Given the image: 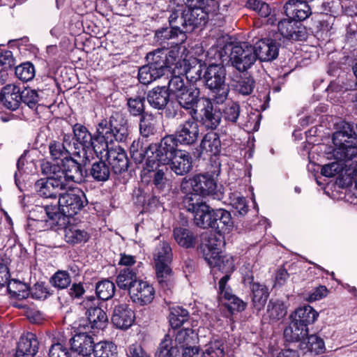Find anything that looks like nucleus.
<instances>
[{"mask_svg":"<svg viewBox=\"0 0 357 357\" xmlns=\"http://www.w3.org/2000/svg\"><path fill=\"white\" fill-rule=\"evenodd\" d=\"M300 349L305 352L313 353L315 355L322 354L326 351L324 340L317 335H307L299 344Z\"/></svg>","mask_w":357,"mask_h":357,"instance_id":"obj_44","label":"nucleus"},{"mask_svg":"<svg viewBox=\"0 0 357 357\" xmlns=\"http://www.w3.org/2000/svg\"><path fill=\"white\" fill-rule=\"evenodd\" d=\"M217 208H213L208 204L202 205L201 208L193 216L195 226L203 229H214L215 213Z\"/></svg>","mask_w":357,"mask_h":357,"instance_id":"obj_31","label":"nucleus"},{"mask_svg":"<svg viewBox=\"0 0 357 357\" xmlns=\"http://www.w3.org/2000/svg\"><path fill=\"white\" fill-rule=\"evenodd\" d=\"M106 119H102L96 126V132L92 135L93 148L90 149L89 153L101 152L102 150L110 149L109 144H112L109 137L111 135L106 131Z\"/></svg>","mask_w":357,"mask_h":357,"instance_id":"obj_24","label":"nucleus"},{"mask_svg":"<svg viewBox=\"0 0 357 357\" xmlns=\"http://www.w3.org/2000/svg\"><path fill=\"white\" fill-rule=\"evenodd\" d=\"M77 329L79 332L70 340V342L80 349L86 351L91 355L93 354L96 343L94 342L93 337L88 333L86 329L85 324H79Z\"/></svg>","mask_w":357,"mask_h":357,"instance_id":"obj_32","label":"nucleus"},{"mask_svg":"<svg viewBox=\"0 0 357 357\" xmlns=\"http://www.w3.org/2000/svg\"><path fill=\"white\" fill-rule=\"evenodd\" d=\"M200 90L197 87L189 86L174 96L176 102L181 108L189 111L191 116L197 114V105L200 102Z\"/></svg>","mask_w":357,"mask_h":357,"instance_id":"obj_18","label":"nucleus"},{"mask_svg":"<svg viewBox=\"0 0 357 357\" xmlns=\"http://www.w3.org/2000/svg\"><path fill=\"white\" fill-rule=\"evenodd\" d=\"M319 313L311 306L304 305L297 308L291 315V319L308 327L317 319Z\"/></svg>","mask_w":357,"mask_h":357,"instance_id":"obj_35","label":"nucleus"},{"mask_svg":"<svg viewBox=\"0 0 357 357\" xmlns=\"http://www.w3.org/2000/svg\"><path fill=\"white\" fill-rule=\"evenodd\" d=\"M172 235L176 243L184 249H194L197 245V234L188 227H175Z\"/></svg>","mask_w":357,"mask_h":357,"instance_id":"obj_28","label":"nucleus"},{"mask_svg":"<svg viewBox=\"0 0 357 357\" xmlns=\"http://www.w3.org/2000/svg\"><path fill=\"white\" fill-rule=\"evenodd\" d=\"M145 96L139 94L126 97V106L129 114L132 116L139 117V119L145 114H149V112L145 111Z\"/></svg>","mask_w":357,"mask_h":357,"instance_id":"obj_48","label":"nucleus"},{"mask_svg":"<svg viewBox=\"0 0 357 357\" xmlns=\"http://www.w3.org/2000/svg\"><path fill=\"white\" fill-rule=\"evenodd\" d=\"M206 262L211 268H216L224 273H231L234 271L233 257L229 255H221L219 253L217 256H213L209 259Z\"/></svg>","mask_w":357,"mask_h":357,"instance_id":"obj_46","label":"nucleus"},{"mask_svg":"<svg viewBox=\"0 0 357 357\" xmlns=\"http://www.w3.org/2000/svg\"><path fill=\"white\" fill-rule=\"evenodd\" d=\"M139 131L143 139H149L156 134L155 118L152 113L145 114L139 119Z\"/></svg>","mask_w":357,"mask_h":357,"instance_id":"obj_49","label":"nucleus"},{"mask_svg":"<svg viewBox=\"0 0 357 357\" xmlns=\"http://www.w3.org/2000/svg\"><path fill=\"white\" fill-rule=\"evenodd\" d=\"M222 242L220 236L218 237L215 234L203 233L200 243L196 246L197 250L206 261L220 253Z\"/></svg>","mask_w":357,"mask_h":357,"instance_id":"obj_17","label":"nucleus"},{"mask_svg":"<svg viewBox=\"0 0 357 357\" xmlns=\"http://www.w3.org/2000/svg\"><path fill=\"white\" fill-rule=\"evenodd\" d=\"M45 218L54 229L56 226H63L66 225V218L68 217L61 210L60 206L55 205H46L43 207Z\"/></svg>","mask_w":357,"mask_h":357,"instance_id":"obj_43","label":"nucleus"},{"mask_svg":"<svg viewBox=\"0 0 357 357\" xmlns=\"http://www.w3.org/2000/svg\"><path fill=\"white\" fill-rule=\"evenodd\" d=\"M153 257L155 266L170 265L173 253L169 243L167 241L160 242L154 249Z\"/></svg>","mask_w":357,"mask_h":357,"instance_id":"obj_40","label":"nucleus"},{"mask_svg":"<svg viewBox=\"0 0 357 357\" xmlns=\"http://www.w3.org/2000/svg\"><path fill=\"white\" fill-rule=\"evenodd\" d=\"M190 181L193 192L199 194L200 196H211L218 200L222 199L223 193L213 176L208 174H197L190 178Z\"/></svg>","mask_w":357,"mask_h":357,"instance_id":"obj_10","label":"nucleus"},{"mask_svg":"<svg viewBox=\"0 0 357 357\" xmlns=\"http://www.w3.org/2000/svg\"><path fill=\"white\" fill-rule=\"evenodd\" d=\"M199 196V194L194 192V193H186L183 197L182 204L183 208L188 211L192 213L193 215L197 213L202 205L206 204V203L202 201Z\"/></svg>","mask_w":357,"mask_h":357,"instance_id":"obj_62","label":"nucleus"},{"mask_svg":"<svg viewBox=\"0 0 357 357\" xmlns=\"http://www.w3.org/2000/svg\"><path fill=\"white\" fill-rule=\"evenodd\" d=\"M115 284L109 279H104L96 284V294L97 297L102 301L111 299L115 294Z\"/></svg>","mask_w":357,"mask_h":357,"instance_id":"obj_57","label":"nucleus"},{"mask_svg":"<svg viewBox=\"0 0 357 357\" xmlns=\"http://www.w3.org/2000/svg\"><path fill=\"white\" fill-rule=\"evenodd\" d=\"M87 320H83L84 322L88 321L90 326H86L93 330H103L108 324V317L106 312L99 307H90L86 312Z\"/></svg>","mask_w":357,"mask_h":357,"instance_id":"obj_33","label":"nucleus"},{"mask_svg":"<svg viewBox=\"0 0 357 357\" xmlns=\"http://www.w3.org/2000/svg\"><path fill=\"white\" fill-rule=\"evenodd\" d=\"M156 279L160 288L169 290L173 286L174 273L170 265L155 266Z\"/></svg>","mask_w":357,"mask_h":357,"instance_id":"obj_51","label":"nucleus"},{"mask_svg":"<svg viewBox=\"0 0 357 357\" xmlns=\"http://www.w3.org/2000/svg\"><path fill=\"white\" fill-rule=\"evenodd\" d=\"M135 312L126 303L115 305L112 317V324L118 328L128 329L135 321Z\"/></svg>","mask_w":357,"mask_h":357,"instance_id":"obj_22","label":"nucleus"},{"mask_svg":"<svg viewBox=\"0 0 357 357\" xmlns=\"http://www.w3.org/2000/svg\"><path fill=\"white\" fill-rule=\"evenodd\" d=\"M106 156L108 165L115 174H121L128 170V158L125 150L120 146L110 147Z\"/></svg>","mask_w":357,"mask_h":357,"instance_id":"obj_21","label":"nucleus"},{"mask_svg":"<svg viewBox=\"0 0 357 357\" xmlns=\"http://www.w3.org/2000/svg\"><path fill=\"white\" fill-rule=\"evenodd\" d=\"M192 67L185 70L186 78L191 82L202 80L204 86L213 94L217 104L223 103L227 98L229 89L226 84L227 70L222 63H211L204 68Z\"/></svg>","mask_w":357,"mask_h":357,"instance_id":"obj_1","label":"nucleus"},{"mask_svg":"<svg viewBox=\"0 0 357 357\" xmlns=\"http://www.w3.org/2000/svg\"><path fill=\"white\" fill-rule=\"evenodd\" d=\"M245 114L246 116L242 112L241 106L237 102L231 101L225 105L221 112V118L222 117L228 125L238 126L244 129L250 128L257 116L255 114L250 115L247 112Z\"/></svg>","mask_w":357,"mask_h":357,"instance_id":"obj_9","label":"nucleus"},{"mask_svg":"<svg viewBox=\"0 0 357 357\" xmlns=\"http://www.w3.org/2000/svg\"><path fill=\"white\" fill-rule=\"evenodd\" d=\"M20 88L15 84H7L0 93V102L8 109L15 111L21 104Z\"/></svg>","mask_w":357,"mask_h":357,"instance_id":"obj_27","label":"nucleus"},{"mask_svg":"<svg viewBox=\"0 0 357 357\" xmlns=\"http://www.w3.org/2000/svg\"><path fill=\"white\" fill-rule=\"evenodd\" d=\"M90 238V235L83 229L70 227L65 229V240L68 243L75 245L86 243Z\"/></svg>","mask_w":357,"mask_h":357,"instance_id":"obj_59","label":"nucleus"},{"mask_svg":"<svg viewBox=\"0 0 357 357\" xmlns=\"http://www.w3.org/2000/svg\"><path fill=\"white\" fill-rule=\"evenodd\" d=\"M162 77H163L162 75L148 64L141 66L138 70V80L144 85L150 84Z\"/></svg>","mask_w":357,"mask_h":357,"instance_id":"obj_60","label":"nucleus"},{"mask_svg":"<svg viewBox=\"0 0 357 357\" xmlns=\"http://www.w3.org/2000/svg\"><path fill=\"white\" fill-rule=\"evenodd\" d=\"M309 328L291 319L289 325L284 331V337L287 342L303 341L308 335Z\"/></svg>","mask_w":357,"mask_h":357,"instance_id":"obj_38","label":"nucleus"},{"mask_svg":"<svg viewBox=\"0 0 357 357\" xmlns=\"http://www.w3.org/2000/svg\"><path fill=\"white\" fill-rule=\"evenodd\" d=\"M252 301L254 307L260 311L265 306L269 296L268 287L259 282H255L250 286Z\"/></svg>","mask_w":357,"mask_h":357,"instance_id":"obj_41","label":"nucleus"},{"mask_svg":"<svg viewBox=\"0 0 357 357\" xmlns=\"http://www.w3.org/2000/svg\"><path fill=\"white\" fill-rule=\"evenodd\" d=\"M73 139L75 151H80L81 154L88 155L90 149L93 148L92 134L88 128L81 124L75 123L73 126Z\"/></svg>","mask_w":357,"mask_h":357,"instance_id":"obj_20","label":"nucleus"},{"mask_svg":"<svg viewBox=\"0 0 357 357\" xmlns=\"http://www.w3.org/2000/svg\"><path fill=\"white\" fill-rule=\"evenodd\" d=\"M136 272L130 268H126L120 271L116 278L117 286L123 290H128L138 282Z\"/></svg>","mask_w":357,"mask_h":357,"instance_id":"obj_52","label":"nucleus"},{"mask_svg":"<svg viewBox=\"0 0 357 357\" xmlns=\"http://www.w3.org/2000/svg\"><path fill=\"white\" fill-rule=\"evenodd\" d=\"M110 172L109 165L105 161L100 159L91 165L88 176H91L97 182H105L109 178Z\"/></svg>","mask_w":357,"mask_h":357,"instance_id":"obj_47","label":"nucleus"},{"mask_svg":"<svg viewBox=\"0 0 357 357\" xmlns=\"http://www.w3.org/2000/svg\"><path fill=\"white\" fill-rule=\"evenodd\" d=\"M177 16L170 14L168 22L169 26H162L154 31V39L160 45L165 47V44L169 45L168 41L170 40L176 39L179 35H181L183 38L181 40L183 41L185 38V34L181 31V27L177 24L175 21Z\"/></svg>","mask_w":357,"mask_h":357,"instance_id":"obj_16","label":"nucleus"},{"mask_svg":"<svg viewBox=\"0 0 357 357\" xmlns=\"http://www.w3.org/2000/svg\"><path fill=\"white\" fill-rule=\"evenodd\" d=\"M178 143L170 135L162 137L159 143H151L147 167H153L155 165H167V163L182 151L178 148Z\"/></svg>","mask_w":357,"mask_h":357,"instance_id":"obj_5","label":"nucleus"},{"mask_svg":"<svg viewBox=\"0 0 357 357\" xmlns=\"http://www.w3.org/2000/svg\"><path fill=\"white\" fill-rule=\"evenodd\" d=\"M93 356L95 357H118L117 347L112 342H99L96 343Z\"/></svg>","mask_w":357,"mask_h":357,"instance_id":"obj_61","label":"nucleus"},{"mask_svg":"<svg viewBox=\"0 0 357 357\" xmlns=\"http://www.w3.org/2000/svg\"><path fill=\"white\" fill-rule=\"evenodd\" d=\"M88 204L84 192L79 188H74L61 195L58 204L68 217H73Z\"/></svg>","mask_w":357,"mask_h":357,"instance_id":"obj_7","label":"nucleus"},{"mask_svg":"<svg viewBox=\"0 0 357 357\" xmlns=\"http://www.w3.org/2000/svg\"><path fill=\"white\" fill-rule=\"evenodd\" d=\"M155 291L147 281L139 280L130 289L129 296L133 303L140 306L151 303L155 298Z\"/></svg>","mask_w":357,"mask_h":357,"instance_id":"obj_14","label":"nucleus"},{"mask_svg":"<svg viewBox=\"0 0 357 357\" xmlns=\"http://www.w3.org/2000/svg\"><path fill=\"white\" fill-rule=\"evenodd\" d=\"M333 144H341L343 142L354 141L357 143V124L344 122L342 128L333 135Z\"/></svg>","mask_w":357,"mask_h":357,"instance_id":"obj_36","label":"nucleus"},{"mask_svg":"<svg viewBox=\"0 0 357 357\" xmlns=\"http://www.w3.org/2000/svg\"><path fill=\"white\" fill-rule=\"evenodd\" d=\"M71 282V277L67 271L58 270L50 278V283L59 289H67Z\"/></svg>","mask_w":357,"mask_h":357,"instance_id":"obj_63","label":"nucleus"},{"mask_svg":"<svg viewBox=\"0 0 357 357\" xmlns=\"http://www.w3.org/2000/svg\"><path fill=\"white\" fill-rule=\"evenodd\" d=\"M302 0H289L284 6L286 15L294 20L301 22L306 20L311 15V8L306 2Z\"/></svg>","mask_w":357,"mask_h":357,"instance_id":"obj_29","label":"nucleus"},{"mask_svg":"<svg viewBox=\"0 0 357 357\" xmlns=\"http://www.w3.org/2000/svg\"><path fill=\"white\" fill-rule=\"evenodd\" d=\"M252 47L257 54V60L267 62L278 56L280 43L275 38L267 37L259 40Z\"/></svg>","mask_w":357,"mask_h":357,"instance_id":"obj_15","label":"nucleus"},{"mask_svg":"<svg viewBox=\"0 0 357 357\" xmlns=\"http://www.w3.org/2000/svg\"><path fill=\"white\" fill-rule=\"evenodd\" d=\"M233 89L238 96H248L252 93L255 88V80L253 77L241 76L237 80H234L232 84Z\"/></svg>","mask_w":357,"mask_h":357,"instance_id":"obj_50","label":"nucleus"},{"mask_svg":"<svg viewBox=\"0 0 357 357\" xmlns=\"http://www.w3.org/2000/svg\"><path fill=\"white\" fill-rule=\"evenodd\" d=\"M69 139L70 136L65 135L63 142L56 140H51L50 142L48 149L52 160L56 161L60 160L62 162L66 158H70L73 154V153H70L64 145V142L68 141Z\"/></svg>","mask_w":357,"mask_h":357,"instance_id":"obj_45","label":"nucleus"},{"mask_svg":"<svg viewBox=\"0 0 357 357\" xmlns=\"http://www.w3.org/2000/svg\"><path fill=\"white\" fill-rule=\"evenodd\" d=\"M182 146L194 145L198 140L199 129L197 122L193 117L180 123L174 134L170 135Z\"/></svg>","mask_w":357,"mask_h":357,"instance_id":"obj_12","label":"nucleus"},{"mask_svg":"<svg viewBox=\"0 0 357 357\" xmlns=\"http://www.w3.org/2000/svg\"><path fill=\"white\" fill-rule=\"evenodd\" d=\"M267 312L271 320L278 321L287 314V307L280 301L270 300L267 306Z\"/></svg>","mask_w":357,"mask_h":357,"instance_id":"obj_64","label":"nucleus"},{"mask_svg":"<svg viewBox=\"0 0 357 357\" xmlns=\"http://www.w3.org/2000/svg\"><path fill=\"white\" fill-rule=\"evenodd\" d=\"M40 168L42 174L47 176L46 178L54 180L61 179L63 184H65L62 165H59L58 163L56 164L50 161H43L40 165Z\"/></svg>","mask_w":357,"mask_h":357,"instance_id":"obj_58","label":"nucleus"},{"mask_svg":"<svg viewBox=\"0 0 357 357\" xmlns=\"http://www.w3.org/2000/svg\"><path fill=\"white\" fill-rule=\"evenodd\" d=\"M7 291L12 298L19 300L26 298L30 296L29 286L15 279L8 282Z\"/></svg>","mask_w":357,"mask_h":357,"instance_id":"obj_54","label":"nucleus"},{"mask_svg":"<svg viewBox=\"0 0 357 357\" xmlns=\"http://www.w3.org/2000/svg\"><path fill=\"white\" fill-rule=\"evenodd\" d=\"M39 341L36 334L27 333L17 343L15 357H34L38 351Z\"/></svg>","mask_w":357,"mask_h":357,"instance_id":"obj_25","label":"nucleus"},{"mask_svg":"<svg viewBox=\"0 0 357 357\" xmlns=\"http://www.w3.org/2000/svg\"><path fill=\"white\" fill-rule=\"evenodd\" d=\"M193 160L190 153L182 150L170 162L167 163L170 169L177 176H185L193 167Z\"/></svg>","mask_w":357,"mask_h":357,"instance_id":"obj_30","label":"nucleus"},{"mask_svg":"<svg viewBox=\"0 0 357 357\" xmlns=\"http://www.w3.org/2000/svg\"><path fill=\"white\" fill-rule=\"evenodd\" d=\"M177 345H173V340L169 334H166L159 344L155 353L156 357H179Z\"/></svg>","mask_w":357,"mask_h":357,"instance_id":"obj_53","label":"nucleus"},{"mask_svg":"<svg viewBox=\"0 0 357 357\" xmlns=\"http://www.w3.org/2000/svg\"><path fill=\"white\" fill-rule=\"evenodd\" d=\"M202 152L211 155H218L221 151V142L219 135L213 131L207 132L200 143Z\"/></svg>","mask_w":357,"mask_h":357,"instance_id":"obj_39","label":"nucleus"},{"mask_svg":"<svg viewBox=\"0 0 357 357\" xmlns=\"http://www.w3.org/2000/svg\"><path fill=\"white\" fill-rule=\"evenodd\" d=\"M211 52H214L215 59L218 58L222 63L229 59L231 66L241 73L247 71L257 61L255 50L248 42L229 43L211 48Z\"/></svg>","mask_w":357,"mask_h":357,"instance_id":"obj_2","label":"nucleus"},{"mask_svg":"<svg viewBox=\"0 0 357 357\" xmlns=\"http://www.w3.org/2000/svg\"><path fill=\"white\" fill-rule=\"evenodd\" d=\"M149 145L144 146V144L140 138L135 139L130 146V154L131 158L136 164H141L146 158V166L149 162V156L151 155Z\"/></svg>","mask_w":357,"mask_h":357,"instance_id":"obj_42","label":"nucleus"},{"mask_svg":"<svg viewBox=\"0 0 357 357\" xmlns=\"http://www.w3.org/2000/svg\"><path fill=\"white\" fill-rule=\"evenodd\" d=\"M190 319L189 312L180 306L171 309L169 314V321L172 328L176 329L188 322Z\"/></svg>","mask_w":357,"mask_h":357,"instance_id":"obj_56","label":"nucleus"},{"mask_svg":"<svg viewBox=\"0 0 357 357\" xmlns=\"http://www.w3.org/2000/svg\"><path fill=\"white\" fill-rule=\"evenodd\" d=\"M149 183L153 186V189L159 192H165L168 190L169 180L167 178L166 173L168 168L165 165H155L154 167H146Z\"/></svg>","mask_w":357,"mask_h":357,"instance_id":"obj_23","label":"nucleus"},{"mask_svg":"<svg viewBox=\"0 0 357 357\" xmlns=\"http://www.w3.org/2000/svg\"><path fill=\"white\" fill-rule=\"evenodd\" d=\"M188 3L181 10H174L172 15L177 16L175 20L181 27L183 34L191 33L196 28L204 26L211 17H214L218 10H209L208 4L199 0H187Z\"/></svg>","mask_w":357,"mask_h":357,"instance_id":"obj_3","label":"nucleus"},{"mask_svg":"<svg viewBox=\"0 0 357 357\" xmlns=\"http://www.w3.org/2000/svg\"><path fill=\"white\" fill-rule=\"evenodd\" d=\"M202 105L199 111L197 109L196 116L192 117L205 129L213 131L220 123V110L214 107L213 102L207 98H202Z\"/></svg>","mask_w":357,"mask_h":357,"instance_id":"obj_11","label":"nucleus"},{"mask_svg":"<svg viewBox=\"0 0 357 357\" xmlns=\"http://www.w3.org/2000/svg\"><path fill=\"white\" fill-rule=\"evenodd\" d=\"M178 51L169 50L164 47L158 48L146 54L147 64L154 70L158 71L163 76L169 72L173 65L176 63Z\"/></svg>","mask_w":357,"mask_h":357,"instance_id":"obj_6","label":"nucleus"},{"mask_svg":"<svg viewBox=\"0 0 357 357\" xmlns=\"http://www.w3.org/2000/svg\"><path fill=\"white\" fill-rule=\"evenodd\" d=\"M106 131L109 133L112 143L117 142L126 143L129 139V124L126 115L121 111L114 112L109 116V120L106 119Z\"/></svg>","mask_w":357,"mask_h":357,"instance_id":"obj_8","label":"nucleus"},{"mask_svg":"<svg viewBox=\"0 0 357 357\" xmlns=\"http://www.w3.org/2000/svg\"><path fill=\"white\" fill-rule=\"evenodd\" d=\"M333 154L340 161L351 160L357 158V143L354 141L343 142L341 144H334Z\"/></svg>","mask_w":357,"mask_h":357,"instance_id":"obj_37","label":"nucleus"},{"mask_svg":"<svg viewBox=\"0 0 357 357\" xmlns=\"http://www.w3.org/2000/svg\"><path fill=\"white\" fill-rule=\"evenodd\" d=\"M66 188V184H63L61 179L54 180L42 178L37 180L33 189L38 196L43 199H54L58 196L59 190Z\"/></svg>","mask_w":357,"mask_h":357,"instance_id":"obj_19","label":"nucleus"},{"mask_svg":"<svg viewBox=\"0 0 357 357\" xmlns=\"http://www.w3.org/2000/svg\"><path fill=\"white\" fill-rule=\"evenodd\" d=\"M280 34L285 39L292 41H303L307 38L306 28L291 17L281 20L278 24Z\"/></svg>","mask_w":357,"mask_h":357,"instance_id":"obj_13","label":"nucleus"},{"mask_svg":"<svg viewBox=\"0 0 357 357\" xmlns=\"http://www.w3.org/2000/svg\"><path fill=\"white\" fill-rule=\"evenodd\" d=\"M213 230L220 236L232 231L234 222L229 211L221 208H217Z\"/></svg>","mask_w":357,"mask_h":357,"instance_id":"obj_34","label":"nucleus"},{"mask_svg":"<svg viewBox=\"0 0 357 357\" xmlns=\"http://www.w3.org/2000/svg\"><path fill=\"white\" fill-rule=\"evenodd\" d=\"M197 340V333L191 328H182L175 335V343L181 349L195 344Z\"/></svg>","mask_w":357,"mask_h":357,"instance_id":"obj_55","label":"nucleus"},{"mask_svg":"<svg viewBox=\"0 0 357 357\" xmlns=\"http://www.w3.org/2000/svg\"><path fill=\"white\" fill-rule=\"evenodd\" d=\"M149 105L154 109L164 110L170 100L167 86H157L147 92L145 97Z\"/></svg>","mask_w":357,"mask_h":357,"instance_id":"obj_26","label":"nucleus"},{"mask_svg":"<svg viewBox=\"0 0 357 357\" xmlns=\"http://www.w3.org/2000/svg\"><path fill=\"white\" fill-rule=\"evenodd\" d=\"M61 163L66 187L70 182L81 183L88 176L86 167L90 163L89 155L81 154L80 151H75Z\"/></svg>","mask_w":357,"mask_h":357,"instance_id":"obj_4","label":"nucleus"}]
</instances>
